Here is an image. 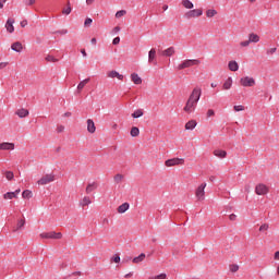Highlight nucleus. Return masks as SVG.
<instances>
[{
    "mask_svg": "<svg viewBox=\"0 0 279 279\" xmlns=\"http://www.w3.org/2000/svg\"><path fill=\"white\" fill-rule=\"evenodd\" d=\"M201 97H202V88L195 87L192 90V93L183 108V110H184V112H186V114H192V112H195V109L197 108V102L199 101Z\"/></svg>",
    "mask_w": 279,
    "mask_h": 279,
    "instance_id": "1",
    "label": "nucleus"
},
{
    "mask_svg": "<svg viewBox=\"0 0 279 279\" xmlns=\"http://www.w3.org/2000/svg\"><path fill=\"white\" fill-rule=\"evenodd\" d=\"M202 62L198 59H185L178 66V71H184V69H191L193 66H199Z\"/></svg>",
    "mask_w": 279,
    "mask_h": 279,
    "instance_id": "2",
    "label": "nucleus"
},
{
    "mask_svg": "<svg viewBox=\"0 0 279 279\" xmlns=\"http://www.w3.org/2000/svg\"><path fill=\"white\" fill-rule=\"evenodd\" d=\"M206 186H207V183L203 182L201 185L196 187L195 197L197 202H204V199H206Z\"/></svg>",
    "mask_w": 279,
    "mask_h": 279,
    "instance_id": "3",
    "label": "nucleus"
},
{
    "mask_svg": "<svg viewBox=\"0 0 279 279\" xmlns=\"http://www.w3.org/2000/svg\"><path fill=\"white\" fill-rule=\"evenodd\" d=\"M51 182H56V174L53 173H47L44 174L38 181V186H46V184H51Z\"/></svg>",
    "mask_w": 279,
    "mask_h": 279,
    "instance_id": "4",
    "label": "nucleus"
},
{
    "mask_svg": "<svg viewBox=\"0 0 279 279\" xmlns=\"http://www.w3.org/2000/svg\"><path fill=\"white\" fill-rule=\"evenodd\" d=\"M241 86H244V88H250L252 86H256V80L252 76H243L240 78Z\"/></svg>",
    "mask_w": 279,
    "mask_h": 279,
    "instance_id": "5",
    "label": "nucleus"
},
{
    "mask_svg": "<svg viewBox=\"0 0 279 279\" xmlns=\"http://www.w3.org/2000/svg\"><path fill=\"white\" fill-rule=\"evenodd\" d=\"M39 236H40V239L60 240V239H62V232H56V231L43 232L39 234Z\"/></svg>",
    "mask_w": 279,
    "mask_h": 279,
    "instance_id": "6",
    "label": "nucleus"
},
{
    "mask_svg": "<svg viewBox=\"0 0 279 279\" xmlns=\"http://www.w3.org/2000/svg\"><path fill=\"white\" fill-rule=\"evenodd\" d=\"M202 14H204V11L202 9H194V10H190L187 11L184 16L187 20L191 19H199V16H202Z\"/></svg>",
    "mask_w": 279,
    "mask_h": 279,
    "instance_id": "7",
    "label": "nucleus"
},
{
    "mask_svg": "<svg viewBox=\"0 0 279 279\" xmlns=\"http://www.w3.org/2000/svg\"><path fill=\"white\" fill-rule=\"evenodd\" d=\"M184 165V158H172L165 161L166 167H180Z\"/></svg>",
    "mask_w": 279,
    "mask_h": 279,
    "instance_id": "8",
    "label": "nucleus"
},
{
    "mask_svg": "<svg viewBox=\"0 0 279 279\" xmlns=\"http://www.w3.org/2000/svg\"><path fill=\"white\" fill-rule=\"evenodd\" d=\"M255 193L256 195H267V193H269V186L264 183H258L255 186Z\"/></svg>",
    "mask_w": 279,
    "mask_h": 279,
    "instance_id": "9",
    "label": "nucleus"
},
{
    "mask_svg": "<svg viewBox=\"0 0 279 279\" xmlns=\"http://www.w3.org/2000/svg\"><path fill=\"white\" fill-rule=\"evenodd\" d=\"M15 145L14 143L3 142L0 143V151H14Z\"/></svg>",
    "mask_w": 279,
    "mask_h": 279,
    "instance_id": "10",
    "label": "nucleus"
},
{
    "mask_svg": "<svg viewBox=\"0 0 279 279\" xmlns=\"http://www.w3.org/2000/svg\"><path fill=\"white\" fill-rule=\"evenodd\" d=\"M107 77H109L110 80L117 78V80H119L120 82H123V78H124L123 74H120V73H119L118 71H116V70L109 71V72L107 73Z\"/></svg>",
    "mask_w": 279,
    "mask_h": 279,
    "instance_id": "11",
    "label": "nucleus"
},
{
    "mask_svg": "<svg viewBox=\"0 0 279 279\" xmlns=\"http://www.w3.org/2000/svg\"><path fill=\"white\" fill-rule=\"evenodd\" d=\"M4 27L9 34H14V19H8Z\"/></svg>",
    "mask_w": 279,
    "mask_h": 279,
    "instance_id": "12",
    "label": "nucleus"
},
{
    "mask_svg": "<svg viewBox=\"0 0 279 279\" xmlns=\"http://www.w3.org/2000/svg\"><path fill=\"white\" fill-rule=\"evenodd\" d=\"M87 132H89V134H95V132H97V126H95V121H93V119L87 120Z\"/></svg>",
    "mask_w": 279,
    "mask_h": 279,
    "instance_id": "13",
    "label": "nucleus"
},
{
    "mask_svg": "<svg viewBox=\"0 0 279 279\" xmlns=\"http://www.w3.org/2000/svg\"><path fill=\"white\" fill-rule=\"evenodd\" d=\"M11 49L16 53H21L23 51V44L21 41H15L11 45Z\"/></svg>",
    "mask_w": 279,
    "mask_h": 279,
    "instance_id": "14",
    "label": "nucleus"
},
{
    "mask_svg": "<svg viewBox=\"0 0 279 279\" xmlns=\"http://www.w3.org/2000/svg\"><path fill=\"white\" fill-rule=\"evenodd\" d=\"M148 62L149 64H156V48H151L148 51Z\"/></svg>",
    "mask_w": 279,
    "mask_h": 279,
    "instance_id": "15",
    "label": "nucleus"
},
{
    "mask_svg": "<svg viewBox=\"0 0 279 279\" xmlns=\"http://www.w3.org/2000/svg\"><path fill=\"white\" fill-rule=\"evenodd\" d=\"M175 54V48L174 47H169L165 50H162L161 56H165L166 58H171V56Z\"/></svg>",
    "mask_w": 279,
    "mask_h": 279,
    "instance_id": "16",
    "label": "nucleus"
},
{
    "mask_svg": "<svg viewBox=\"0 0 279 279\" xmlns=\"http://www.w3.org/2000/svg\"><path fill=\"white\" fill-rule=\"evenodd\" d=\"M131 82H133V84H136L138 86V85L143 84V78L141 76H138V73H132Z\"/></svg>",
    "mask_w": 279,
    "mask_h": 279,
    "instance_id": "17",
    "label": "nucleus"
},
{
    "mask_svg": "<svg viewBox=\"0 0 279 279\" xmlns=\"http://www.w3.org/2000/svg\"><path fill=\"white\" fill-rule=\"evenodd\" d=\"M97 182H92V183H88L86 189H85V193L87 195H90V193H93V191H97Z\"/></svg>",
    "mask_w": 279,
    "mask_h": 279,
    "instance_id": "18",
    "label": "nucleus"
},
{
    "mask_svg": "<svg viewBox=\"0 0 279 279\" xmlns=\"http://www.w3.org/2000/svg\"><path fill=\"white\" fill-rule=\"evenodd\" d=\"M15 114L17 117H20V119H25V117H29V110L22 108V109H17Z\"/></svg>",
    "mask_w": 279,
    "mask_h": 279,
    "instance_id": "19",
    "label": "nucleus"
},
{
    "mask_svg": "<svg viewBox=\"0 0 279 279\" xmlns=\"http://www.w3.org/2000/svg\"><path fill=\"white\" fill-rule=\"evenodd\" d=\"M214 156H216V158H221V159H223V158H227L228 151L222 150V149H215V150H214Z\"/></svg>",
    "mask_w": 279,
    "mask_h": 279,
    "instance_id": "20",
    "label": "nucleus"
},
{
    "mask_svg": "<svg viewBox=\"0 0 279 279\" xmlns=\"http://www.w3.org/2000/svg\"><path fill=\"white\" fill-rule=\"evenodd\" d=\"M130 210V203H123L118 207L119 215H123V213H128Z\"/></svg>",
    "mask_w": 279,
    "mask_h": 279,
    "instance_id": "21",
    "label": "nucleus"
},
{
    "mask_svg": "<svg viewBox=\"0 0 279 279\" xmlns=\"http://www.w3.org/2000/svg\"><path fill=\"white\" fill-rule=\"evenodd\" d=\"M232 77H228L222 85V90H230L232 88Z\"/></svg>",
    "mask_w": 279,
    "mask_h": 279,
    "instance_id": "22",
    "label": "nucleus"
},
{
    "mask_svg": "<svg viewBox=\"0 0 279 279\" xmlns=\"http://www.w3.org/2000/svg\"><path fill=\"white\" fill-rule=\"evenodd\" d=\"M181 5H183L185 10H193V8H195V5L193 4V2H191V0H182Z\"/></svg>",
    "mask_w": 279,
    "mask_h": 279,
    "instance_id": "23",
    "label": "nucleus"
},
{
    "mask_svg": "<svg viewBox=\"0 0 279 279\" xmlns=\"http://www.w3.org/2000/svg\"><path fill=\"white\" fill-rule=\"evenodd\" d=\"M228 69L229 71L236 72L239 71V63L236 61H229Z\"/></svg>",
    "mask_w": 279,
    "mask_h": 279,
    "instance_id": "24",
    "label": "nucleus"
},
{
    "mask_svg": "<svg viewBox=\"0 0 279 279\" xmlns=\"http://www.w3.org/2000/svg\"><path fill=\"white\" fill-rule=\"evenodd\" d=\"M197 128V121L190 120L185 123V130H195Z\"/></svg>",
    "mask_w": 279,
    "mask_h": 279,
    "instance_id": "25",
    "label": "nucleus"
},
{
    "mask_svg": "<svg viewBox=\"0 0 279 279\" xmlns=\"http://www.w3.org/2000/svg\"><path fill=\"white\" fill-rule=\"evenodd\" d=\"M25 227V219L17 220L16 227L13 229V232H19V230H23Z\"/></svg>",
    "mask_w": 279,
    "mask_h": 279,
    "instance_id": "26",
    "label": "nucleus"
},
{
    "mask_svg": "<svg viewBox=\"0 0 279 279\" xmlns=\"http://www.w3.org/2000/svg\"><path fill=\"white\" fill-rule=\"evenodd\" d=\"M123 180H125V175L121 174V173H117L113 177V182L114 184H121V182H123Z\"/></svg>",
    "mask_w": 279,
    "mask_h": 279,
    "instance_id": "27",
    "label": "nucleus"
},
{
    "mask_svg": "<svg viewBox=\"0 0 279 279\" xmlns=\"http://www.w3.org/2000/svg\"><path fill=\"white\" fill-rule=\"evenodd\" d=\"M145 258H146L145 253H141L137 257L133 258V263L135 265H138L140 263H143V260H145Z\"/></svg>",
    "mask_w": 279,
    "mask_h": 279,
    "instance_id": "28",
    "label": "nucleus"
},
{
    "mask_svg": "<svg viewBox=\"0 0 279 279\" xmlns=\"http://www.w3.org/2000/svg\"><path fill=\"white\" fill-rule=\"evenodd\" d=\"M248 40L250 43H259L260 36H258L257 34L251 33L248 35Z\"/></svg>",
    "mask_w": 279,
    "mask_h": 279,
    "instance_id": "29",
    "label": "nucleus"
},
{
    "mask_svg": "<svg viewBox=\"0 0 279 279\" xmlns=\"http://www.w3.org/2000/svg\"><path fill=\"white\" fill-rule=\"evenodd\" d=\"M80 204L82 208H84L86 206H89V204H93V201H90L88 196H84Z\"/></svg>",
    "mask_w": 279,
    "mask_h": 279,
    "instance_id": "30",
    "label": "nucleus"
},
{
    "mask_svg": "<svg viewBox=\"0 0 279 279\" xmlns=\"http://www.w3.org/2000/svg\"><path fill=\"white\" fill-rule=\"evenodd\" d=\"M205 14L207 19H213L217 16L218 12L215 9H208Z\"/></svg>",
    "mask_w": 279,
    "mask_h": 279,
    "instance_id": "31",
    "label": "nucleus"
},
{
    "mask_svg": "<svg viewBox=\"0 0 279 279\" xmlns=\"http://www.w3.org/2000/svg\"><path fill=\"white\" fill-rule=\"evenodd\" d=\"M88 82H90V78H85V80L81 81L77 85V90L78 92L84 90V87L86 86V84H88Z\"/></svg>",
    "mask_w": 279,
    "mask_h": 279,
    "instance_id": "32",
    "label": "nucleus"
},
{
    "mask_svg": "<svg viewBox=\"0 0 279 279\" xmlns=\"http://www.w3.org/2000/svg\"><path fill=\"white\" fill-rule=\"evenodd\" d=\"M143 114H144L143 109H137V110H135V111L131 114V117H132L133 119H141V117H143Z\"/></svg>",
    "mask_w": 279,
    "mask_h": 279,
    "instance_id": "33",
    "label": "nucleus"
},
{
    "mask_svg": "<svg viewBox=\"0 0 279 279\" xmlns=\"http://www.w3.org/2000/svg\"><path fill=\"white\" fill-rule=\"evenodd\" d=\"M3 199H16V194L14 192H7L3 194Z\"/></svg>",
    "mask_w": 279,
    "mask_h": 279,
    "instance_id": "34",
    "label": "nucleus"
},
{
    "mask_svg": "<svg viewBox=\"0 0 279 279\" xmlns=\"http://www.w3.org/2000/svg\"><path fill=\"white\" fill-rule=\"evenodd\" d=\"M33 195H34V194H33L32 191H29V190H25V191L22 193L23 199H32Z\"/></svg>",
    "mask_w": 279,
    "mask_h": 279,
    "instance_id": "35",
    "label": "nucleus"
},
{
    "mask_svg": "<svg viewBox=\"0 0 279 279\" xmlns=\"http://www.w3.org/2000/svg\"><path fill=\"white\" fill-rule=\"evenodd\" d=\"M130 134H131V136L136 137V136H138V134H141V130H138V128H136V126H133L131 129Z\"/></svg>",
    "mask_w": 279,
    "mask_h": 279,
    "instance_id": "36",
    "label": "nucleus"
},
{
    "mask_svg": "<svg viewBox=\"0 0 279 279\" xmlns=\"http://www.w3.org/2000/svg\"><path fill=\"white\" fill-rule=\"evenodd\" d=\"M148 279H167V274L161 272L157 276H150Z\"/></svg>",
    "mask_w": 279,
    "mask_h": 279,
    "instance_id": "37",
    "label": "nucleus"
},
{
    "mask_svg": "<svg viewBox=\"0 0 279 279\" xmlns=\"http://www.w3.org/2000/svg\"><path fill=\"white\" fill-rule=\"evenodd\" d=\"M229 269H230L231 274H236V271H239V265H236V264H231V265L229 266Z\"/></svg>",
    "mask_w": 279,
    "mask_h": 279,
    "instance_id": "38",
    "label": "nucleus"
},
{
    "mask_svg": "<svg viewBox=\"0 0 279 279\" xmlns=\"http://www.w3.org/2000/svg\"><path fill=\"white\" fill-rule=\"evenodd\" d=\"M269 230V223H263L259 227V232H267Z\"/></svg>",
    "mask_w": 279,
    "mask_h": 279,
    "instance_id": "39",
    "label": "nucleus"
},
{
    "mask_svg": "<svg viewBox=\"0 0 279 279\" xmlns=\"http://www.w3.org/2000/svg\"><path fill=\"white\" fill-rule=\"evenodd\" d=\"M71 11H72L71 3L68 2V7L62 10V14L69 15V14H71Z\"/></svg>",
    "mask_w": 279,
    "mask_h": 279,
    "instance_id": "40",
    "label": "nucleus"
},
{
    "mask_svg": "<svg viewBox=\"0 0 279 279\" xmlns=\"http://www.w3.org/2000/svg\"><path fill=\"white\" fill-rule=\"evenodd\" d=\"M233 110L235 112H243V110H245V107L243 105H236L233 107Z\"/></svg>",
    "mask_w": 279,
    "mask_h": 279,
    "instance_id": "41",
    "label": "nucleus"
},
{
    "mask_svg": "<svg viewBox=\"0 0 279 279\" xmlns=\"http://www.w3.org/2000/svg\"><path fill=\"white\" fill-rule=\"evenodd\" d=\"M125 14H128V11L120 10L116 13V19H121V16H125Z\"/></svg>",
    "mask_w": 279,
    "mask_h": 279,
    "instance_id": "42",
    "label": "nucleus"
},
{
    "mask_svg": "<svg viewBox=\"0 0 279 279\" xmlns=\"http://www.w3.org/2000/svg\"><path fill=\"white\" fill-rule=\"evenodd\" d=\"M46 62H58V59L53 56H50L48 54L46 58H45Z\"/></svg>",
    "mask_w": 279,
    "mask_h": 279,
    "instance_id": "43",
    "label": "nucleus"
},
{
    "mask_svg": "<svg viewBox=\"0 0 279 279\" xmlns=\"http://www.w3.org/2000/svg\"><path fill=\"white\" fill-rule=\"evenodd\" d=\"M64 130H66L64 128V125H62V124L57 125V129H56L57 134H62L64 132Z\"/></svg>",
    "mask_w": 279,
    "mask_h": 279,
    "instance_id": "44",
    "label": "nucleus"
},
{
    "mask_svg": "<svg viewBox=\"0 0 279 279\" xmlns=\"http://www.w3.org/2000/svg\"><path fill=\"white\" fill-rule=\"evenodd\" d=\"M5 178H7V180H14V172L7 171L5 172Z\"/></svg>",
    "mask_w": 279,
    "mask_h": 279,
    "instance_id": "45",
    "label": "nucleus"
},
{
    "mask_svg": "<svg viewBox=\"0 0 279 279\" xmlns=\"http://www.w3.org/2000/svg\"><path fill=\"white\" fill-rule=\"evenodd\" d=\"M93 25V19L87 17L84 22V27H90Z\"/></svg>",
    "mask_w": 279,
    "mask_h": 279,
    "instance_id": "46",
    "label": "nucleus"
},
{
    "mask_svg": "<svg viewBox=\"0 0 279 279\" xmlns=\"http://www.w3.org/2000/svg\"><path fill=\"white\" fill-rule=\"evenodd\" d=\"M207 119H210V117H215V110L208 109L206 113Z\"/></svg>",
    "mask_w": 279,
    "mask_h": 279,
    "instance_id": "47",
    "label": "nucleus"
},
{
    "mask_svg": "<svg viewBox=\"0 0 279 279\" xmlns=\"http://www.w3.org/2000/svg\"><path fill=\"white\" fill-rule=\"evenodd\" d=\"M250 43H252V41H250V39H248V40L241 41V43H240V47H250Z\"/></svg>",
    "mask_w": 279,
    "mask_h": 279,
    "instance_id": "48",
    "label": "nucleus"
},
{
    "mask_svg": "<svg viewBox=\"0 0 279 279\" xmlns=\"http://www.w3.org/2000/svg\"><path fill=\"white\" fill-rule=\"evenodd\" d=\"M113 263H121V257L119 255H114L112 257Z\"/></svg>",
    "mask_w": 279,
    "mask_h": 279,
    "instance_id": "49",
    "label": "nucleus"
},
{
    "mask_svg": "<svg viewBox=\"0 0 279 279\" xmlns=\"http://www.w3.org/2000/svg\"><path fill=\"white\" fill-rule=\"evenodd\" d=\"M10 64L9 62H0V71H3Z\"/></svg>",
    "mask_w": 279,
    "mask_h": 279,
    "instance_id": "50",
    "label": "nucleus"
},
{
    "mask_svg": "<svg viewBox=\"0 0 279 279\" xmlns=\"http://www.w3.org/2000/svg\"><path fill=\"white\" fill-rule=\"evenodd\" d=\"M119 43H121V37L113 38L112 45H119Z\"/></svg>",
    "mask_w": 279,
    "mask_h": 279,
    "instance_id": "51",
    "label": "nucleus"
},
{
    "mask_svg": "<svg viewBox=\"0 0 279 279\" xmlns=\"http://www.w3.org/2000/svg\"><path fill=\"white\" fill-rule=\"evenodd\" d=\"M229 219H230V221H236V215L235 214H231L229 216Z\"/></svg>",
    "mask_w": 279,
    "mask_h": 279,
    "instance_id": "52",
    "label": "nucleus"
},
{
    "mask_svg": "<svg viewBox=\"0 0 279 279\" xmlns=\"http://www.w3.org/2000/svg\"><path fill=\"white\" fill-rule=\"evenodd\" d=\"M21 27H27V20H23L21 23H20Z\"/></svg>",
    "mask_w": 279,
    "mask_h": 279,
    "instance_id": "53",
    "label": "nucleus"
},
{
    "mask_svg": "<svg viewBox=\"0 0 279 279\" xmlns=\"http://www.w3.org/2000/svg\"><path fill=\"white\" fill-rule=\"evenodd\" d=\"M276 51H277L276 48H270V49L268 50V53H269L270 56H274V53H276Z\"/></svg>",
    "mask_w": 279,
    "mask_h": 279,
    "instance_id": "54",
    "label": "nucleus"
},
{
    "mask_svg": "<svg viewBox=\"0 0 279 279\" xmlns=\"http://www.w3.org/2000/svg\"><path fill=\"white\" fill-rule=\"evenodd\" d=\"M36 3V0H27L26 5H34Z\"/></svg>",
    "mask_w": 279,
    "mask_h": 279,
    "instance_id": "55",
    "label": "nucleus"
},
{
    "mask_svg": "<svg viewBox=\"0 0 279 279\" xmlns=\"http://www.w3.org/2000/svg\"><path fill=\"white\" fill-rule=\"evenodd\" d=\"M274 258H275V260H279V251L275 252Z\"/></svg>",
    "mask_w": 279,
    "mask_h": 279,
    "instance_id": "56",
    "label": "nucleus"
},
{
    "mask_svg": "<svg viewBox=\"0 0 279 279\" xmlns=\"http://www.w3.org/2000/svg\"><path fill=\"white\" fill-rule=\"evenodd\" d=\"M113 32H114V34H117V33L121 32V27L116 26V27L113 28Z\"/></svg>",
    "mask_w": 279,
    "mask_h": 279,
    "instance_id": "57",
    "label": "nucleus"
},
{
    "mask_svg": "<svg viewBox=\"0 0 279 279\" xmlns=\"http://www.w3.org/2000/svg\"><path fill=\"white\" fill-rule=\"evenodd\" d=\"M15 194V197H19V193H21V189H17L13 192Z\"/></svg>",
    "mask_w": 279,
    "mask_h": 279,
    "instance_id": "58",
    "label": "nucleus"
},
{
    "mask_svg": "<svg viewBox=\"0 0 279 279\" xmlns=\"http://www.w3.org/2000/svg\"><path fill=\"white\" fill-rule=\"evenodd\" d=\"M81 53H82L83 58H86L87 53H86V50H85V49H82V50H81Z\"/></svg>",
    "mask_w": 279,
    "mask_h": 279,
    "instance_id": "59",
    "label": "nucleus"
},
{
    "mask_svg": "<svg viewBox=\"0 0 279 279\" xmlns=\"http://www.w3.org/2000/svg\"><path fill=\"white\" fill-rule=\"evenodd\" d=\"M5 1L8 0H0V8H3V5L5 4Z\"/></svg>",
    "mask_w": 279,
    "mask_h": 279,
    "instance_id": "60",
    "label": "nucleus"
},
{
    "mask_svg": "<svg viewBox=\"0 0 279 279\" xmlns=\"http://www.w3.org/2000/svg\"><path fill=\"white\" fill-rule=\"evenodd\" d=\"M90 43L92 45H97V38H92Z\"/></svg>",
    "mask_w": 279,
    "mask_h": 279,
    "instance_id": "61",
    "label": "nucleus"
},
{
    "mask_svg": "<svg viewBox=\"0 0 279 279\" xmlns=\"http://www.w3.org/2000/svg\"><path fill=\"white\" fill-rule=\"evenodd\" d=\"M133 274L132 272H129L124 276V278H132Z\"/></svg>",
    "mask_w": 279,
    "mask_h": 279,
    "instance_id": "62",
    "label": "nucleus"
},
{
    "mask_svg": "<svg viewBox=\"0 0 279 279\" xmlns=\"http://www.w3.org/2000/svg\"><path fill=\"white\" fill-rule=\"evenodd\" d=\"M71 114H72V113L68 111V112H65V113L63 114V117L69 118V117H71Z\"/></svg>",
    "mask_w": 279,
    "mask_h": 279,
    "instance_id": "63",
    "label": "nucleus"
},
{
    "mask_svg": "<svg viewBox=\"0 0 279 279\" xmlns=\"http://www.w3.org/2000/svg\"><path fill=\"white\" fill-rule=\"evenodd\" d=\"M210 86L211 88H217V83H211Z\"/></svg>",
    "mask_w": 279,
    "mask_h": 279,
    "instance_id": "64",
    "label": "nucleus"
}]
</instances>
